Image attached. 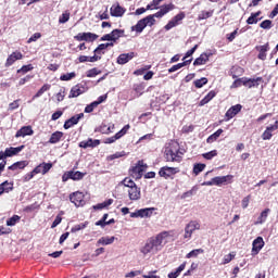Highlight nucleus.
I'll use <instances>...</instances> for the list:
<instances>
[{
    "label": "nucleus",
    "mask_w": 278,
    "mask_h": 278,
    "mask_svg": "<svg viewBox=\"0 0 278 278\" xmlns=\"http://www.w3.org/2000/svg\"><path fill=\"white\" fill-rule=\"evenodd\" d=\"M21 216L20 215H13L12 217H10L8 220H7V226L9 227H13L15 226L17 223L21 222Z\"/></svg>",
    "instance_id": "obj_45"
},
{
    "label": "nucleus",
    "mask_w": 278,
    "mask_h": 278,
    "mask_svg": "<svg viewBox=\"0 0 278 278\" xmlns=\"http://www.w3.org/2000/svg\"><path fill=\"white\" fill-rule=\"evenodd\" d=\"M186 264L187 262H184L179 265V267L175 271H170L168 274V278H177L180 275V273L184 271Z\"/></svg>",
    "instance_id": "obj_40"
},
{
    "label": "nucleus",
    "mask_w": 278,
    "mask_h": 278,
    "mask_svg": "<svg viewBox=\"0 0 278 278\" xmlns=\"http://www.w3.org/2000/svg\"><path fill=\"white\" fill-rule=\"evenodd\" d=\"M174 9V4H165V5H162L160 11L162 12L163 16L166 15L168 12L173 11Z\"/></svg>",
    "instance_id": "obj_58"
},
{
    "label": "nucleus",
    "mask_w": 278,
    "mask_h": 278,
    "mask_svg": "<svg viewBox=\"0 0 278 278\" xmlns=\"http://www.w3.org/2000/svg\"><path fill=\"white\" fill-rule=\"evenodd\" d=\"M86 227H88V222L77 224L74 227H72L71 232L75 233V232L81 231L86 229Z\"/></svg>",
    "instance_id": "obj_48"
},
{
    "label": "nucleus",
    "mask_w": 278,
    "mask_h": 278,
    "mask_svg": "<svg viewBox=\"0 0 278 278\" xmlns=\"http://www.w3.org/2000/svg\"><path fill=\"white\" fill-rule=\"evenodd\" d=\"M118 186L127 188V193L130 201L136 202L141 199V189L137 186L134 179H131V177H125L118 182Z\"/></svg>",
    "instance_id": "obj_2"
},
{
    "label": "nucleus",
    "mask_w": 278,
    "mask_h": 278,
    "mask_svg": "<svg viewBox=\"0 0 278 278\" xmlns=\"http://www.w3.org/2000/svg\"><path fill=\"white\" fill-rule=\"evenodd\" d=\"M191 62H192V59H189V60H186V61H184L181 63L175 64L170 68H168V73L173 74V73L181 70L182 67L190 65Z\"/></svg>",
    "instance_id": "obj_29"
},
{
    "label": "nucleus",
    "mask_w": 278,
    "mask_h": 278,
    "mask_svg": "<svg viewBox=\"0 0 278 278\" xmlns=\"http://www.w3.org/2000/svg\"><path fill=\"white\" fill-rule=\"evenodd\" d=\"M99 39V35L94 33H78L77 35L74 36V40L77 42H94Z\"/></svg>",
    "instance_id": "obj_8"
},
{
    "label": "nucleus",
    "mask_w": 278,
    "mask_h": 278,
    "mask_svg": "<svg viewBox=\"0 0 278 278\" xmlns=\"http://www.w3.org/2000/svg\"><path fill=\"white\" fill-rule=\"evenodd\" d=\"M200 229V224L197 220H190L185 227V239H190L195 230Z\"/></svg>",
    "instance_id": "obj_12"
},
{
    "label": "nucleus",
    "mask_w": 278,
    "mask_h": 278,
    "mask_svg": "<svg viewBox=\"0 0 278 278\" xmlns=\"http://www.w3.org/2000/svg\"><path fill=\"white\" fill-rule=\"evenodd\" d=\"M132 90L137 93V98L141 97L144 91V84L143 83L134 84Z\"/></svg>",
    "instance_id": "obj_42"
},
{
    "label": "nucleus",
    "mask_w": 278,
    "mask_h": 278,
    "mask_svg": "<svg viewBox=\"0 0 278 278\" xmlns=\"http://www.w3.org/2000/svg\"><path fill=\"white\" fill-rule=\"evenodd\" d=\"M241 86H244V77L237 78L232 85L230 86L231 89L240 88Z\"/></svg>",
    "instance_id": "obj_56"
},
{
    "label": "nucleus",
    "mask_w": 278,
    "mask_h": 278,
    "mask_svg": "<svg viewBox=\"0 0 278 278\" xmlns=\"http://www.w3.org/2000/svg\"><path fill=\"white\" fill-rule=\"evenodd\" d=\"M136 55L137 54L135 52L122 53L117 58V64L118 65H126L131 60H134V58H136Z\"/></svg>",
    "instance_id": "obj_19"
},
{
    "label": "nucleus",
    "mask_w": 278,
    "mask_h": 278,
    "mask_svg": "<svg viewBox=\"0 0 278 278\" xmlns=\"http://www.w3.org/2000/svg\"><path fill=\"white\" fill-rule=\"evenodd\" d=\"M173 230H164L157 233L155 237H151L147 240V243L141 249V253L147 255L151 253L153 250L157 251L163 248L169 238H173Z\"/></svg>",
    "instance_id": "obj_1"
},
{
    "label": "nucleus",
    "mask_w": 278,
    "mask_h": 278,
    "mask_svg": "<svg viewBox=\"0 0 278 278\" xmlns=\"http://www.w3.org/2000/svg\"><path fill=\"white\" fill-rule=\"evenodd\" d=\"M206 165L204 163H197L193 165V174L198 176L200 173L204 170Z\"/></svg>",
    "instance_id": "obj_49"
},
{
    "label": "nucleus",
    "mask_w": 278,
    "mask_h": 278,
    "mask_svg": "<svg viewBox=\"0 0 278 278\" xmlns=\"http://www.w3.org/2000/svg\"><path fill=\"white\" fill-rule=\"evenodd\" d=\"M23 59L24 54L21 51H14L8 56L4 65L7 68H9L13 66L17 61H22Z\"/></svg>",
    "instance_id": "obj_11"
},
{
    "label": "nucleus",
    "mask_w": 278,
    "mask_h": 278,
    "mask_svg": "<svg viewBox=\"0 0 278 278\" xmlns=\"http://www.w3.org/2000/svg\"><path fill=\"white\" fill-rule=\"evenodd\" d=\"M75 77H77V73L75 72H71V73H66L60 76V80L61 81H71L73 80Z\"/></svg>",
    "instance_id": "obj_44"
},
{
    "label": "nucleus",
    "mask_w": 278,
    "mask_h": 278,
    "mask_svg": "<svg viewBox=\"0 0 278 278\" xmlns=\"http://www.w3.org/2000/svg\"><path fill=\"white\" fill-rule=\"evenodd\" d=\"M40 165L42 169V175H47V173L51 170V168H53V163L42 162L40 163Z\"/></svg>",
    "instance_id": "obj_54"
},
{
    "label": "nucleus",
    "mask_w": 278,
    "mask_h": 278,
    "mask_svg": "<svg viewBox=\"0 0 278 278\" xmlns=\"http://www.w3.org/2000/svg\"><path fill=\"white\" fill-rule=\"evenodd\" d=\"M116 240V237L112 236V237H101L100 239H98L97 241V247H105V245H111L114 243V241Z\"/></svg>",
    "instance_id": "obj_27"
},
{
    "label": "nucleus",
    "mask_w": 278,
    "mask_h": 278,
    "mask_svg": "<svg viewBox=\"0 0 278 278\" xmlns=\"http://www.w3.org/2000/svg\"><path fill=\"white\" fill-rule=\"evenodd\" d=\"M273 137L271 132L266 128V130L262 134V139L264 141L270 140Z\"/></svg>",
    "instance_id": "obj_64"
},
{
    "label": "nucleus",
    "mask_w": 278,
    "mask_h": 278,
    "mask_svg": "<svg viewBox=\"0 0 278 278\" xmlns=\"http://www.w3.org/2000/svg\"><path fill=\"white\" fill-rule=\"evenodd\" d=\"M154 207H144V208H140L138 210V215L140 218H148L151 217L153 214Z\"/></svg>",
    "instance_id": "obj_33"
},
{
    "label": "nucleus",
    "mask_w": 278,
    "mask_h": 278,
    "mask_svg": "<svg viewBox=\"0 0 278 278\" xmlns=\"http://www.w3.org/2000/svg\"><path fill=\"white\" fill-rule=\"evenodd\" d=\"M182 152L180 151V147L177 142L172 143L168 148L165 150V159L166 162H177L180 163L182 159Z\"/></svg>",
    "instance_id": "obj_3"
},
{
    "label": "nucleus",
    "mask_w": 278,
    "mask_h": 278,
    "mask_svg": "<svg viewBox=\"0 0 278 278\" xmlns=\"http://www.w3.org/2000/svg\"><path fill=\"white\" fill-rule=\"evenodd\" d=\"M224 132L222 128L217 129L214 134L210 135L208 138L206 139V143L211 144L220 137V135Z\"/></svg>",
    "instance_id": "obj_37"
},
{
    "label": "nucleus",
    "mask_w": 278,
    "mask_h": 278,
    "mask_svg": "<svg viewBox=\"0 0 278 278\" xmlns=\"http://www.w3.org/2000/svg\"><path fill=\"white\" fill-rule=\"evenodd\" d=\"M150 68H151V65H146V67L138 68V70L134 71V75L135 76H142Z\"/></svg>",
    "instance_id": "obj_60"
},
{
    "label": "nucleus",
    "mask_w": 278,
    "mask_h": 278,
    "mask_svg": "<svg viewBox=\"0 0 278 278\" xmlns=\"http://www.w3.org/2000/svg\"><path fill=\"white\" fill-rule=\"evenodd\" d=\"M100 144H101V140L88 138L87 140L80 141L78 147L80 149H88V148L94 149V148L99 147Z\"/></svg>",
    "instance_id": "obj_16"
},
{
    "label": "nucleus",
    "mask_w": 278,
    "mask_h": 278,
    "mask_svg": "<svg viewBox=\"0 0 278 278\" xmlns=\"http://www.w3.org/2000/svg\"><path fill=\"white\" fill-rule=\"evenodd\" d=\"M70 201L77 208L84 207L86 205V195L81 191H75L70 193Z\"/></svg>",
    "instance_id": "obj_4"
},
{
    "label": "nucleus",
    "mask_w": 278,
    "mask_h": 278,
    "mask_svg": "<svg viewBox=\"0 0 278 278\" xmlns=\"http://www.w3.org/2000/svg\"><path fill=\"white\" fill-rule=\"evenodd\" d=\"M71 20V13L68 11H65L60 17H59V24H66Z\"/></svg>",
    "instance_id": "obj_53"
},
{
    "label": "nucleus",
    "mask_w": 278,
    "mask_h": 278,
    "mask_svg": "<svg viewBox=\"0 0 278 278\" xmlns=\"http://www.w3.org/2000/svg\"><path fill=\"white\" fill-rule=\"evenodd\" d=\"M241 110H242L241 104H236L229 108L225 114L226 121L232 119L235 116H237L241 112Z\"/></svg>",
    "instance_id": "obj_21"
},
{
    "label": "nucleus",
    "mask_w": 278,
    "mask_h": 278,
    "mask_svg": "<svg viewBox=\"0 0 278 278\" xmlns=\"http://www.w3.org/2000/svg\"><path fill=\"white\" fill-rule=\"evenodd\" d=\"M31 135H34V129H31V126H23L16 131L15 138H25Z\"/></svg>",
    "instance_id": "obj_24"
},
{
    "label": "nucleus",
    "mask_w": 278,
    "mask_h": 278,
    "mask_svg": "<svg viewBox=\"0 0 278 278\" xmlns=\"http://www.w3.org/2000/svg\"><path fill=\"white\" fill-rule=\"evenodd\" d=\"M255 50L258 52L257 58L261 61H265L267 58V52L270 50L269 42H266L263 46H256Z\"/></svg>",
    "instance_id": "obj_20"
},
{
    "label": "nucleus",
    "mask_w": 278,
    "mask_h": 278,
    "mask_svg": "<svg viewBox=\"0 0 278 278\" xmlns=\"http://www.w3.org/2000/svg\"><path fill=\"white\" fill-rule=\"evenodd\" d=\"M186 17L185 12H179L176 14L165 26L164 29L166 31H169L170 29L177 27L178 25L181 24V21Z\"/></svg>",
    "instance_id": "obj_10"
},
{
    "label": "nucleus",
    "mask_w": 278,
    "mask_h": 278,
    "mask_svg": "<svg viewBox=\"0 0 278 278\" xmlns=\"http://www.w3.org/2000/svg\"><path fill=\"white\" fill-rule=\"evenodd\" d=\"M84 118V113H79V114H76L74 116H72L71 118L66 119L64 125H63V128L65 130H68L71 129L73 126L79 124V121H81Z\"/></svg>",
    "instance_id": "obj_15"
},
{
    "label": "nucleus",
    "mask_w": 278,
    "mask_h": 278,
    "mask_svg": "<svg viewBox=\"0 0 278 278\" xmlns=\"http://www.w3.org/2000/svg\"><path fill=\"white\" fill-rule=\"evenodd\" d=\"M34 71V65L31 64H27V65H23L21 68L17 70V74H27L29 72Z\"/></svg>",
    "instance_id": "obj_50"
},
{
    "label": "nucleus",
    "mask_w": 278,
    "mask_h": 278,
    "mask_svg": "<svg viewBox=\"0 0 278 278\" xmlns=\"http://www.w3.org/2000/svg\"><path fill=\"white\" fill-rule=\"evenodd\" d=\"M125 8L121 7V4H113L111 7V16L113 17H123L125 15Z\"/></svg>",
    "instance_id": "obj_23"
},
{
    "label": "nucleus",
    "mask_w": 278,
    "mask_h": 278,
    "mask_svg": "<svg viewBox=\"0 0 278 278\" xmlns=\"http://www.w3.org/2000/svg\"><path fill=\"white\" fill-rule=\"evenodd\" d=\"M217 92L215 90H211L200 102L199 106H204L210 103L215 97Z\"/></svg>",
    "instance_id": "obj_32"
},
{
    "label": "nucleus",
    "mask_w": 278,
    "mask_h": 278,
    "mask_svg": "<svg viewBox=\"0 0 278 278\" xmlns=\"http://www.w3.org/2000/svg\"><path fill=\"white\" fill-rule=\"evenodd\" d=\"M108 48H114V42L100 43L94 50L93 53L98 55H105V50Z\"/></svg>",
    "instance_id": "obj_26"
},
{
    "label": "nucleus",
    "mask_w": 278,
    "mask_h": 278,
    "mask_svg": "<svg viewBox=\"0 0 278 278\" xmlns=\"http://www.w3.org/2000/svg\"><path fill=\"white\" fill-rule=\"evenodd\" d=\"M215 182L217 187L231 185L233 182V175L216 176Z\"/></svg>",
    "instance_id": "obj_18"
},
{
    "label": "nucleus",
    "mask_w": 278,
    "mask_h": 278,
    "mask_svg": "<svg viewBox=\"0 0 278 278\" xmlns=\"http://www.w3.org/2000/svg\"><path fill=\"white\" fill-rule=\"evenodd\" d=\"M262 14L261 11H257L255 13H251V16L247 20L248 25H256L261 18L258 16Z\"/></svg>",
    "instance_id": "obj_34"
},
{
    "label": "nucleus",
    "mask_w": 278,
    "mask_h": 278,
    "mask_svg": "<svg viewBox=\"0 0 278 278\" xmlns=\"http://www.w3.org/2000/svg\"><path fill=\"white\" fill-rule=\"evenodd\" d=\"M125 37V29H113L111 31V38H112V42L116 43V41H118V39Z\"/></svg>",
    "instance_id": "obj_30"
},
{
    "label": "nucleus",
    "mask_w": 278,
    "mask_h": 278,
    "mask_svg": "<svg viewBox=\"0 0 278 278\" xmlns=\"http://www.w3.org/2000/svg\"><path fill=\"white\" fill-rule=\"evenodd\" d=\"M236 254L235 253H229L227 255L224 256V265L229 264L233 258H235Z\"/></svg>",
    "instance_id": "obj_63"
},
{
    "label": "nucleus",
    "mask_w": 278,
    "mask_h": 278,
    "mask_svg": "<svg viewBox=\"0 0 278 278\" xmlns=\"http://www.w3.org/2000/svg\"><path fill=\"white\" fill-rule=\"evenodd\" d=\"M14 190V182H10L9 180H5L0 184V197H2L4 193H10Z\"/></svg>",
    "instance_id": "obj_25"
},
{
    "label": "nucleus",
    "mask_w": 278,
    "mask_h": 278,
    "mask_svg": "<svg viewBox=\"0 0 278 278\" xmlns=\"http://www.w3.org/2000/svg\"><path fill=\"white\" fill-rule=\"evenodd\" d=\"M263 83H264L263 77H256V78L243 77V86L248 89L258 88V86Z\"/></svg>",
    "instance_id": "obj_13"
},
{
    "label": "nucleus",
    "mask_w": 278,
    "mask_h": 278,
    "mask_svg": "<svg viewBox=\"0 0 278 278\" xmlns=\"http://www.w3.org/2000/svg\"><path fill=\"white\" fill-rule=\"evenodd\" d=\"M210 55L207 53H201L193 62V66H202L208 62Z\"/></svg>",
    "instance_id": "obj_31"
},
{
    "label": "nucleus",
    "mask_w": 278,
    "mask_h": 278,
    "mask_svg": "<svg viewBox=\"0 0 278 278\" xmlns=\"http://www.w3.org/2000/svg\"><path fill=\"white\" fill-rule=\"evenodd\" d=\"M204 250L199 248V249H193L189 253H187L186 258H192V257H198L199 254H203Z\"/></svg>",
    "instance_id": "obj_47"
},
{
    "label": "nucleus",
    "mask_w": 278,
    "mask_h": 278,
    "mask_svg": "<svg viewBox=\"0 0 278 278\" xmlns=\"http://www.w3.org/2000/svg\"><path fill=\"white\" fill-rule=\"evenodd\" d=\"M24 149H25L24 144L20 147H10V148H7L3 153L5 159H9V157L18 155Z\"/></svg>",
    "instance_id": "obj_17"
},
{
    "label": "nucleus",
    "mask_w": 278,
    "mask_h": 278,
    "mask_svg": "<svg viewBox=\"0 0 278 278\" xmlns=\"http://www.w3.org/2000/svg\"><path fill=\"white\" fill-rule=\"evenodd\" d=\"M270 212V208H265L262 211L261 215L257 217V220L255 222V225H262L266 222L268 214Z\"/></svg>",
    "instance_id": "obj_36"
},
{
    "label": "nucleus",
    "mask_w": 278,
    "mask_h": 278,
    "mask_svg": "<svg viewBox=\"0 0 278 278\" xmlns=\"http://www.w3.org/2000/svg\"><path fill=\"white\" fill-rule=\"evenodd\" d=\"M62 138H64V132L56 130L50 136L49 143L58 144L62 140Z\"/></svg>",
    "instance_id": "obj_28"
},
{
    "label": "nucleus",
    "mask_w": 278,
    "mask_h": 278,
    "mask_svg": "<svg viewBox=\"0 0 278 278\" xmlns=\"http://www.w3.org/2000/svg\"><path fill=\"white\" fill-rule=\"evenodd\" d=\"M208 79L206 77H202L200 79H195L193 85L197 89L203 88V86L207 85Z\"/></svg>",
    "instance_id": "obj_46"
},
{
    "label": "nucleus",
    "mask_w": 278,
    "mask_h": 278,
    "mask_svg": "<svg viewBox=\"0 0 278 278\" xmlns=\"http://www.w3.org/2000/svg\"><path fill=\"white\" fill-rule=\"evenodd\" d=\"M231 76H232V79H237L238 78V76H242L243 74H244V70H243V67H241V66H233L232 68H231Z\"/></svg>",
    "instance_id": "obj_43"
},
{
    "label": "nucleus",
    "mask_w": 278,
    "mask_h": 278,
    "mask_svg": "<svg viewBox=\"0 0 278 278\" xmlns=\"http://www.w3.org/2000/svg\"><path fill=\"white\" fill-rule=\"evenodd\" d=\"M29 165V161L24 160V161H17L15 163H13L12 165H10L8 167V173L5 175V177H12L13 173H17L18 170H24L27 166Z\"/></svg>",
    "instance_id": "obj_6"
},
{
    "label": "nucleus",
    "mask_w": 278,
    "mask_h": 278,
    "mask_svg": "<svg viewBox=\"0 0 278 278\" xmlns=\"http://www.w3.org/2000/svg\"><path fill=\"white\" fill-rule=\"evenodd\" d=\"M42 37V34L40 33H35L31 35V37L27 40V43L36 42Z\"/></svg>",
    "instance_id": "obj_62"
},
{
    "label": "nucleus",
    "mask_w": 278,
    "mask_h": 278,
    "mask_svg": "<svg viewBox=\"0 0 278 278\" xmlns=\"http://www.w3.org/2000/svg\"><path fill=\"white\" fill-rule=\"evenodd\" d=\"M146 24L143 22V20H139L138 23L134 26H131V31H136L137 34H141L143 31V29L146 28Z\"/></svg>",
    "instance_id": "obj_39"
},
{
    "label": "nucleus",
    "mask_w": 278,
    "mask_h": 278,
    "mask_svg": "<svg viewBox=\"0 0 278 278\" xmlns=\"http://www.w3.org/2000/svg\"><path fill=\"white\" fill-rule=\"evenodd\" d=\"M144 168H147V165L143 163L142 160H139L135 166H132L130 169H129V174L132 178L135 179H141L142 178V175H143V172H144Z\"/></svg>",
    "instance_id": "obj_7"
},
{
    "label": "nucleus",
    "mask_w": 278,
    "mask_h": 278,
    "mask_svg": "<svg viewBox=\"0 0 278 278\" xmlns=\"http://www.w3.org/2000/svg\"><path fill=\"white\" fill-rule=\"evenodd\" d=\"M98 132L102 135H110L114 132V125L108 126V124H101L100 127L98 128Z\"/></svg>",
    "instance_id": "obj_35"
},
{
    "label": "nucleus",
    "mask_w": 278,
    "mask_h": 278,
    "mask_svg": "<svg viewBox=\"0 0 278 278\" xmlns=\"http://www.w3.org/2000/svg\"><path fill=\"white\" fill-rule=\"evenodd\" d=\"M202 156H203V159L211 161L212 159L217 156V150H212L210 152L203 153Z\"/></svg>",
    "instance_id": "obj_57"
},
{
    "label": "nucleus",
    "mask_w": 278,
    "mask_h": 278,
    "mask_svg": "<svg viewBox=\"0 0 278 278\" xmlns=\"http://www.w3.org/2000/svg\"><path fill=\"white\" fill-rule=\"evenodd\" d=\"M49 90H51V85L50 84H43V86L33 97V100H36V99L42 97V94H45V92H47Z\"/></svg>",
    "instance_id": "obj_38"
},
{
    "label": "nucleus",
    "mask_w": 278,
    "mask_h": 278,
    "mask_svg": "<svg viewBox=\"0 0 278 278\" xmlns=\"http://www.w3.org/2000/svg\"><path fill=\"white\" fill-rule=\"evenodd\" d=\"M212 14H213V12H210V11H202V12L199 14V21L207 20V18L212 17Z\"/></svg>",
    "instance_id": "obj_61"
},
{
    "label": "nucleus",
    "mask_w": 278,
    "mask_h": 278,
    "mask_svg": "<svg viewBox=\"0 0 278 278\" xmlns=\"http://www.w3.org/2000/svg\"><path fill=\"white\" fill-rule=\"evenodd\" d=\"M264 244L265 242L262 237H257L256 239H254L252 243V255H257L260 251L264 248Z\"/></svg>",
    "instance_id": "obj_22"
},
{
    "label": "nucleus",
    "mask_w": 278,
    "mask_h": 278,
    "mask_svg": "<svg viewBox=\"0 0 278 278\" xmlns=\"http://www.w3.org/2000/svg\"><path fill=\"white\" fill-rule=\"evenodd\" d=\"M98 105L97 103L93 101L91 102L90 104H87L86 108H85V113L86 114H91L92 112H94V109H97Z\"/></svg>",
    "instance_id": "obj_59"
},
{
    "label": "nucleus",
    "mask_w": 278,
    "mask_h": 278,
    "mask_svg": "<svg viewBox=\"0 0 278 278\" xmlns=\"http://www.w3.org/2000/svg\"><path fill=\"white\" fill-rule=\"evenodd\" d=\"M84 176H86L85 173H81L79 170H67L63 174L62 176V181L63 182H66L68 180H74V181H77V180H81L84 179Z\"/></svg>",
    "instance_id": "obj_9"
},
{
    "label": "nucleus",
    "mask_w": 278,
    "mask_h": 278,
    "mask_svg": "<svg viewBox=\"0 0 278 278\" xmlns=\"http://www.w3.org/2000/svg\"><path fill=\"white\" fill-rule=\"evenodd\" d=\"M180 172L178 167L163 166L159 170V176L165 180L174 179V176Z\"/></svg>",
    "instance_id": "obj_5"
},
{
    "label": "nucleus",
    "mask_w": 278,
    "mask_h": 278,
    "mask_svg": "<svg viewBox=\"0 0 278 278\" xmlns=\"http://www.w3.org/2000/svg\"><path fill=\"white\" fill-rule=\"evenodd\" d=\"M131 128V126L129 124L125 125L119 131H117L115 134V139L121 140V138L125 137V135H127V132L129 131V129Z\"/></svg>",
    "instance_id": "obj_41"
},
{
    "label": "nucleus",
    "mask_w": 278,
    "mask_h": 278,
    "mask_svg": "<svg viewBox=\"0 0 278 278\" xmlns=\"http://www.w3.org/2000/svg\"><path fill=\"white\" fill-rule=\"evenodd\" d=\"M86 93V87L81 84H76L70 90L68 99H75Z\"/></svg>",
    "instance_id": "obj_14"
},
{
    "label": "nucleus",
    "mask_w": 278,
    "mask_h": 278,
    "mask_svg": "<svg viewBox=\"0 0 278 278\" xmlns=\"http://www.w3.org/2000/svg\"><path fill=\"white\" fill-rule=\"evenodd\" d=\"M146 26L152 27L155 24V20L152 14L141 18Z\"/></svg>",
    "instance_id": "obj_51"
},
{
    "label": "nucleus",
    "mask_w": 278,
    "mask_h": 278,
    "mask_svg": "<svg viewBox=\"0 0 278 278\" xmlns=\"http://www.w3.org/2000/svg\"><path fill=\"white\" fill-rule=\"evenodd\" d=\"M260 27L264 30H269L273 28V22L270 20H265L260 24Z\"/></svg>",
    "instance_id": "obj_55"
},
{
    "label": "nucleus",
    "mask_w": 278,
    "mask_h": 278,
    "mask_svg": "<svg viewBox=\"0 0 278 278\" xmlns=\"http://www.w3.org/2000/svg\"><path fill=\"white\" fill-rule=\"evenodd\" d=\"M99 75H101V70H99L97 67L90 68L87 72V78H94V77H97Z\"/></svg>",
    "instance_id": "obj_52"
}]
</instances>
